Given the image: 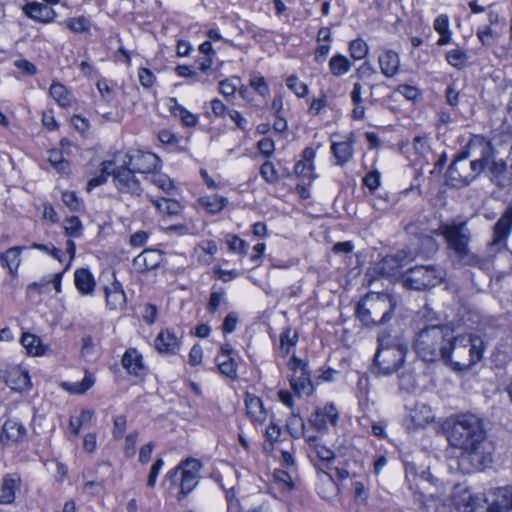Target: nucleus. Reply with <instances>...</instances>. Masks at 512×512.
<instances>
[{"instance_id":"nucleus-42","label":"nucleus","mask_w":512,"mask_h":512,"mask_svg":"<svg viewBox=\"0 0 512 512\" xmlns=\"http://www.w3.org/2000/svg\"><path fill=\"white\" fill-rule=\"evenodd\" d=\"M286 426L293 438L299 439L304 436L305 422L302 417L294 411H292L291 415L288 417Z\"/></svg>"},{"instance_id":"nucleus-54","label":"nucleus","mask_w":512,"mask_h":512,"mask_svg":"<svg viewBox=\"0 0 512 512\" xmlns=\"http://www.w3.org/2000/svg\"><path fill=\"white\" fill-rule=\"evenodd\" d=\"M65 24L74 33L89 31L91 27L90 21L84 16L69 18L65 21Z\"/></svg>"},{"instance_id":"nucleus-61","label":"nucleus","mask_w":512,"mask_h":512,"mask_svg":"<svg viewBox=\"0 0 512 512\" xmlns=\"http://www.w3.org/2000/svg\"><path fill=\"white\" fill-rule=\"evenodd\" d=\"M166 232L170 234H177L179 236L184 235H197L198 232L194 225H188L186 223H179L175 225H170L166 228Z\"/></svg>"},{"instance_id":"nucleus-8","label":"nucleus","mask_w":512,"mask_h":512,"mask_svg":"<svg viewBox=\"0 0 512 512\" xmlns=\"http://www.w3.org/2000/svg\"><path fill=\"white\" fill-rule=\"evenodd\" d=\"M445 276L444 269L438 265H417L404 273L403 283L407 288L422 291L441 284Z\"/></svg>"},{"instance_id":"nucleus-22","label":"nucleus","mask_w":512,"mask_h":512,"mask_svg":"<svg viewBox=\"0 0 512 512\" xmlns=\"http://www.w3.org/2000/svg\"><path fill=\"white\" fill-rule=\"evenodd\" d=\"M378 64L381 73L386 78L395 77L401 67V59L399 54L393 49H384L378 56Z\"/></svg>"},{"instance_id":"nucleus-37","label":"nucleus","mask_w":512,"mask_h":512,"mask_svg":"<svg viewBox=\"0 0 512 512\" xmlns=\"http://www.w3.org/2000/svg\"><path fill=\"white\" fill-rule=\"evenodd\" d=\"M21 343L27 350L28 354L33 356H40L44 354L46 347L42 344L41 339L31 333H23Z\"/></svg>"},{"instance_id":"nucleus-48","label":"nucleus","mask_w":512,"mask_h":512,"mask_svg":"<svg viewBox=\"0 0 512 512\" xmlns=\"http://www.w3.org/2000/svg\"><path fill=\"white\" fill-rule=\"evenodd\" d=\"M225 243L228 246L230 252L246 255L248 252L249 244L240 237L234 234H227L225 236Z\"/></svg>"},{"instance_id":"nucleus-27","label":"nucleus","mask_w":512,"mask_h":512,"mask_svg":"<svg viewBox=\"0 0 512 512\" xmlns=\"http://www.w3.org/2000/svg\"><path fill=\"white\" fill-rule=\"evenodd\" d=\"M75 251H76L75 243L72 240H68L67 244H66V252L69 254L70 259H69L68 264L65 266V268L58 273L50 274V275L43 277V279H41V281L39 283H33V286L44 287L45 285L52 284L54 289L56 290V292H58V293L61 292L62 277H63L64 273L70 268V263L75 256Z\"/></svg>"},{"instance_id":"nucleus-53","label":"nucleus","mask_w":512,"mask_h":512,"mask_svg":"<svg viewBox=\"0 0 512 512\" xmlns=\"http://www.w3.org/2000/svg\"><path fill=\"white\" fill-rule=\"evenodd\" d=\"M286 85L297 97L303 98L309 94L308 86L300 81L296 75L289 76Z\"/></svg>"},{"instance_id":"nucleus-21","label":"nucleus","mask_w":512,"mask_h":512,"mask_svg":"<svg viewBox=\"0 0 512 512\" xmlns=\"http://www.w3.org/2000/svg\"><path fill=\"white\" fill-rule=\"evenodd\" d=\"M163 261V255L157 249H145L133 260L134 270L139 273H145L157 268Z\"/></svg>"},{"instance_id":"nucleus-58","label":"nucleus","mask_w":512,"mask_h":512,"mask_svg":"<svg viewBox=\"0 0 512 512\" xmlns=\"http://www.w3.org/2000/svg\"><path fill=\"white\" fill-rule=\"evenodd\" d=\"M31 249H36L41 252H44L53 258L57 259L59 262H63L65 258V253L61 250L53 246L52 244H38L33 243L30 246Z\"/></svg>"},{"instance_id":"nucleus-9","label":"nucleus","mask_w":512,"mask_h":512,"mask_svg":"<svg viewBox=\"0 0 512 512\" xmlns=\"http://www.w3.org/2000/svg\"><path fill=\"white\" fill-rule=\"evenodd\" d=\"M395 303L388 295H367L362 298L355 309L359 320L380 316L379 320H390L395 309Z\"/></svg>"},{"instance_id":"nucleus-38","label":"nucleus","mask_w":512,"mask_h":512,"mask_svg":"<svg viewBox=\"0 0 512 512\" xmlns=\"http://www.w3.org/2000/svg\"><path fill=\"white\" fill-rule=\"evenodd\" d=\"M50 96L61 106L69 107L72 103V95L68 89L59 82H54L50 86Z\"/></svg>"},{"instance_id":"nucleus-51","label":"nucleus","mask_w":512,"mask_h":512,"mask_svg":"<svg viewBox=\"0 0 512 512\" xmlns=\"http://www.w3.org/2000/svg\"><path fill=\"white\" fill-rule=\"evenodd\" d=\"M325 476L326 480H324L322 484L318 487V493L322 498L326 500H331L337 495L338 487L335 481L333 480L332 476L328 474H326Z\"/></svg>"},{"instance_id":"nucleus-57","label":"nucleus","mask_w":512,"mask_h":512,"mask_svg":"<svg viewBox=\"0 0 512 512\" xmlns=\"http://www.w3.org/2000/svg\"><path fill=\"white\" fill-rule=\"evenodd\" d=\"M218 369L221 374L234 379L237 376V369L234 360L230 358H217Z\"/></svg>"},{"instance_id":"nucleus-26","label":"nucleus","mask_w":512,"mask_h":512,"mask_svg":"<svg viewBox=\"0 0 512 512\" xmlns=\"http://www.w3.org/2000/svg\"><path fill=\"white\" fill-rule=\"evenodd\" d=\"M21 486V478L17 474H7L0 482V503L11 504Z\"/></svg>"},{"instance_id":"nucleus-36","label":"nucleus","mask_w":512,"mask_h":512,"mask_svg":"<svg viewBox=\"0 0 512 512\" xmlns=\"http://www.w3.org/2000/svg\"><path fill=\"white\" fill-rule=\"evenodd\" d=\"M95 383L93 374L86 372L82 381L79 382H64L62 387L71 394H84Z\"/></svg>"},{"instance_id":"nucleus-10","label":"nucleus","mask_w":512,"mask_h":512,"mask_svg":"<svg viewBox=\"0 0 512 512\" xmlns=\"http://www.w3.org/2000/svg\"><path fill=\"white\" fill-rule=\"evenodd\" d=\"M415 259V254L410 249H402L393 255H387L368 268L366 276L369 282L375 281L381 276H395L400 268Z\"/></svg>"},{"instance_id":"nucleus-12","label":"nucleus","mask_w":512,"mask_h":512,"mask_svg":"<svg viewBox=\"0 0 512 512\" xmlns=\"http://www.w3.org/2000/svg\"><path fill=\"white\" fill-rule=\"evenodd\" d=\"M134 173L149 176L152 172L160 169L159 157L151 152L141 150H130L121 159Z\"/></svg>"},{"instance_id":"nucleus-31","label":"nucleus","mask_w":512,"mask_h":512,"mask_svg":"<svg viewBox=\"0 0 512 512\" xmlns=\"http://www.w3.org/2000/svg\"><path fill=\"white\" fill-rule=\"evenodd\" d=\"M24 246H14L0 254L1 265L8 269L12 277H16L18 268L21 264V253Z\"/></svg>"},{"instance_id":"nucleus-47","label":"nucleus","mask_w":512,"mask_h":512,"mask_svg":"<svg viewBox=\"0 0 512 512\" xmlns=\"http://www.w3.org/2000/svg\"><path fill=\"white\" fill-rule=\"evenodd\" d=\"M48 161L58 173H67L69 171V162L64 159L62 152L59 150H50L48 152Z\"/></svg>"},{"instance_id":"nucleus-24","label":"nucleus","mask_w":512,"mask_h":512,"mask_svg":"<svg viewBox=\"0 0 512 512\" xmlns=\"http://www.w3.org/2000/svg\"><path fill=\"white\" fill-rule=\"evenodd\" d=\"M124 369L136 377H142L146 373V366L140 352L135 348H129L122 357Z\"/></svg>"},{"instance_id":"nucleus-30","label":"nucleus","mask_w":512,"mask_h":512,"mask_svg":"<svg viewBox=\"0 0 512 512\" xmlns=\"http://www.w3.org/2000/svg\"><path fill=\"white\" fill-rule=\"evenodd\" d=\"M155 348L161 354L175 355L179 351V340L174 333L163 330L155 339Z\"/></svg>"},{"instance_id":"nucleus-62","label":"nucleus","mask_w":512,"mask_h":512,"mask_svg":"<svg viewBox=\"0 0 512 512\" xmlns=\"http://www.w3.org/2000/svg\"><path fill=\"white\" fill-rule=\"evenodd\" d=\"M62 201L71 211H78L81 208V201L73 191L63 192Z\"/></svg>"},{"instance_id":"nucleus-29","label":"nucleus","mask_w":512,"mask_h":512,"mask_svg":"<svg viewBox=\"0 0 512 512\" xmlns=\"http://www.w3.org/2000/svg\"><path fill=\"white\" fill-rule=\"evenodd\" d=\"M106 306L110 310H121L126 304V295L121 284L117 281L112 282L105 288Z\"/></svg>"},{"instance_id":"nucleus-11","label":"nucleus","mask_w":512,"mask_h":512,"mask_svg":"<svg viewBox=\"0 0 512 512\" xmlns=\"http://www.w3.org/2000/svg\"><path fill=\"white\" fill-rule=\"evenodd\" d=\"M202 464L199 460L189 458L182 461L173 471L169 473L171 482L176 484V477L180 473L179 488L180 496L185 497L188 495L198 484L199 473Z\"/></svg>"},{"instance_id":"nucleus-20","label":"nucleus","mask_w":512,"mask_h":512,"mask_svg":"<svg viewBox=\"0 0 512 512\" xmlns=\"http://www.w3.org/2000/svg\"><path fill=\"white\" fill-rule=\"evenodd\" d=\"M22 11L28 18L44 24L53 22L57 16L53 8L36 1L25 4Z\"/></svg>"},{"instance_id":"nucleus-28","label":"nucleus","mask_w":512,"mask_h":512,"mask_svg":"<svg viewBox=\"0 0 512 512\" xmlns=\"http://www.w3.org/2000/svg\"><path fill=\"white\" fill-rule=\"evenodd\" d=\"M412 244L416 246L415 249L410 248L415 254V258L418 256L430 258L435 255L439 249L437 241L431 235H420L414 239ZM407 249H409V247Z\"/></svg>"},{"instance_id":"nucleus-56","label":"nucleus","mask_w":512,"mask_h":512,"mask_svg":"<svg viewBox=\"0 0 512 512\" xmlns=\"http://www.w3.org/2000/svg\"><path fill=\"white\" fill-rule=\"evenodd\" d=\"M240 79L238 77H231L220 81L219 91L226 98L233 97L238 89Z\"/></svg>"},{"instance_id":"nucleus-17","label":"nucleus","mask_w":512,"mask_h":512,"mask_svg":"<svg viewBox=\"0 0 512 512\" xmlns=\"http://www.w3.org/2000/svg\"><path fill=\"white\" fill-rule=\"evenodd\" d=\"M0 380H4L8 387L17 392L27 391L31 387L28 372L17 365L0 370Z\"/></svg>"},{"instance_id":"nucleus-46","label":"nucleus","mask_w":512,"mask_h":512,"mask_svg":"<svg viewBox=\"0 0 512 512\" xmlns=\"http://www.w3.org/2000/svg\"><path fill=\"white\" fill-rule=\"evenodd\" d=\"M148 178L153 185L164 192L169 193L175 188L173 180H171L166 174L160 173L158 170L152 172Z\"/></svg>"},{"instance_id":"nucleus-52","label":"nucleus","mask_w":512,"mask_h":512,"mask_svg":"<svg viewBox=\"0 0 512 512\" xmlns=\"http://www.w3.org/2000/svg\"><path fill=\"white\" fill-rule=\"evenodd\" d=\"M368 45L363 39L352 40L349 44L350 55L355 60H362L368 54Z\"/></svg>"},{"instance_id":"nucleus-33","label":"nucleus","mask_w":512,"mask_h":512,"mask_svg":"<svg viewBox=\"0 0 512 512\" xmlns=\"http://www.w3.org/2000/svg\"><path fill=\"white\" fill-rule=\"evenodd\" d=\"M353 144L351 138L342 142H334L331 146V153L336 159V164L339 166L345 165L353 156Z\"/></svg>"},{"instance_id":"nucleus-44","label":"nucleus","mask_w":512,"mask_h":512,"mask_svg":"<svg viewBox=\"0 0 512 512\" xmlns=\"http://www.w3.org/2000/svg\"><path fill=\"white\" fill-rule=\"evenodd\" d=\"M100 174L89 179L87 189L90 191L107 181L108 176L112 175L114 161H103L101 163Z\"/></svg>"},{"instance_id":"nucleus-2","label":"nucleus","mask_w":512,"mask_h":512,"mask_svg":"<svg viewBox=\"0 0 512 512\" xmlns=\"http://www.w3.org/2000/svg\"><path fill=\"white\" fill-rule=\"evenodd\" d=\"M493 148L480 136L473 137L465 150L458 154L448 167L447 181L453 187L471 183L485 168L492 164Z\"/></svg>"},{"instance_id":"nucleus-19","label":"nucleus","mask_w":512,"mask_h":512,"mask_svg":"<svg viewBox=\"0 0 512 512\" xmlns=\"http://www.w3.org/2000/svg\"><path fill=\"white\" fill-rule=\"evenodd\" d=\"M486 498L488 512H507L512 509V490L508 487L497 488Z\"/></svg>"},{"instance_id":"nucleus-15","label":"nucleus","mask_w":512,"mask_h":512,"mask_svg":"<svg viewBox=\"0 0 512 512\" xmlns=\"http://www.w3.org/2000/svg\"><path fill=\"white\" fill-rule=\"evenodd\" d=\"M452 499L460 512H488V499L484 494L473 495L467 489L456 488Z\"/></svg>"},{"instance_id":"nucleus-64","label":"nucleus","mask_w":512,"mask_h":512,"mask_svg":"<svg viewBox=\"0 0 512 512\" xmlns=\"http://www.w3.org/2000/svg\"><path fill=\"white\" fill-rule=\"evenodd\" d=\"M396 92L404 96L407 100H416L420 97V91L415 87L407 84H401L396 88Z\"/></svg>"},{"instance_id":"nucleus-40","label":"nucleus","mask_w":512,"mask_h":512,"mask_svg":"<svg viewBox=\"0 0 512 512\" xmlns=\"http://www.w3.org/2000/svg\"><path fill=\"white\" fill-rule=\"evenodd\" d=\"M200 204L210 213H220L228 204V199L223 196H205L199 199Z\"/></svg>"},{"instance_id":"nucleus-16","label":"nucleus","mask_w":512,"mask_h":512,"mask_svg":"<svg viewBox=\"0 0 512 512\" xmlns=\"http://www.w3.org/2000/svg\"><path fill=\"white\" fill-rule=\"evenodd\" d=\"M512 231V207H509L493 226V237L488 247L490 253H497L507 245Z\"/></svg>"},{"instance_id":"nucleus-1","label":"nucleus","mask_w":512,"mask_h":512,"mask_svg":"<svg viewBox=\"0 0 512 512\" xmlns=\"http://www.w3.org/2000/svg\"><path fill=\"white\" fill-rule=\"evenodd\" d=\"M448 441L461 450L458 470L464 474L481 470L492 462V445L486 438L482 419L474 414H459L453 418Z\"/></svg>"},{"instance_id":"nucleus-50","label":"nucleus","mask_w":512,"mask_h":512,"mask_svg":"<svg viewBox=\"0 0 512 512\" xmlns=\"http://www.w3.org/2000/svg\"><path fill=\"white\" fill-rule=\"evenodd\" d=\"M63 228L69 237L78 238L83 233V225L77 216H71L64 220Z\"/></svg>"},{"instance_id":"nucleus-55","label":"nucleus","mask_w":512,"mask_h":512,"mask_svg":"<svg viewBox=\"0 0 512 512\" xmlns=\"http://www.w3.org/2000/svg\"><path fill=\"white\" fill-rule=\"evenodd\" d=\"M260 175L267 183L270 184L277 183L280 179V175L271 161H266L261 165Z\"/></svg>"},{"instance_id":"nucleus-7","label":"nucleus","mask_w":512,"mask_h":512,"mask_svg":"<svg viewBox=\"0 0 512 512\" xmlns=\"http://www.w3.org/2000/svg\"><path fill=\"white\" fill-rule=\"evenodd\" d=\"M422 507L425 512H450L446 503L445 488L430 471H423L420 476Z\"/></svg>"},{"instance_id":"nucleus-45","label":"nucleus","mask_w":512,"mask_h":512,"mask_svg":"<svg viewBox=\"0 0 512 512\" xmlns=\"http://www.w3.org/2000/svg\"><path fill=\"white\" fill-rule=\"evenodd\" d=\"M249 85L262 97L270 95V88L266 79L258 72H252L250 74Z\"/></svg>"},{"instance_id":"nucleus-13","label":"nucleus","mask_w":512,"mask_h":512,"mask_svg":"<svg viewBox=\"0 0 512 512\" xmlns=\"http://www.w3.org/2000/svg\"><path fill=\"white\" fill-rule=\"evenodd\" d=\"M288 368L291 371L290 384L293 391L298 396L310 395L313 391V386L307 370V364L292 356L288 363Z\"/></svg>"},{"instance_id":"nucleus-63","label":"nucleus","mask_w":512,"mask_h":512,"mask_svg":"<svg viewBox=\"0 0 512 512\" xmlns=\"http://www.w3.org/2000/svg\"><path fill=\"white\" fill-rule=\"evenodd\" d=\"M137 440H138L137 432H132L126 436L125 445H124L125 456L131 458L135 455Z\"/></svg>"},{"instance_id":"nucleus-60","label":"nucleus","mask_w":512,"mask_h":512,"mask_svg":"<svg viewBox=\"0 0 512 512\" xmlns=\"http://www.w3.org/2000/svg\"><path fill=\"white\" fill-rule=\"evenodd\" d=\"M138 80L140 85L144 89L148 90L154 86L157 79L151 70L145 67H141L138 70Z\"/></svg>"},{"instance_id":"nucleus-43","label":"nucleus","mask_w":512,"mask_h":512,"mask_svg":"<svg viewBox=\"0 0 512 512\" xmlns=\"http://www.w3.org/2000/svg\"><path fill=\"white\" fill-rule=\"evenodd\" d=\"M174 105L171 106L172 113L179 117L183 124L188 127H194L198 124V116L188 111L185 107L178 104L175 99H171Z\"/></svg>"},{"instance_id":"nucleus-49","label":"nucleus","mask_w":512,"mask_h":512,"mask_svg":"<svg viewBox=\"0 0 512 512\" xmlns=\"http://www.w3.org/2000/svg\"><path fill=\"white\" fill-rule=\"evenodd\" d=\"M446 60L451 66L461 69L466 66L468 56L464 50L455 48L447 52Z\"/></svg>"},{"instance_id":"nucleus-39","label":"nucleus","mask_w":512,"mask_h":512,"mask_svg":"<svg viewBox=\"0 0 512 512\" xmlns=\"http://www.w3.org/2000/svg\"><path fill=\"white\" fill-rule=\"evenodd\" d=\"M150 201L153 203V205L160 213L166 215H178L182 210L181 204L173 199H155L150 197Z\"/></svg>"},{"instance_id":"nucleus-4","label":"nucleus","mask_w":512,"mask_h":512,"mask_svg":"<svg viewBox=\"0 0 512 512\" xmlns=\"http://www.w3.org/2000/svg\"><path fill=\"white\" fill-rule=\"evenodd\" d=\"M378 349L374 356V364L382 375L394 373L403 364L407 350V342L398 335L382 332L378 336Z\"/></svg>"},{"instance_id":"nucleus-18","label":"nucleus","mask_w":512,"mask_h":512,"mask_svg":"<svg viewBox=\"0 0 512 512\" xmlns=\"http://www.w3.org/2000/svg\"><path fill=\"white\" fill-rule=\"evenodd\" d=\"M338 410L333 403H328L323 407H317L310 415L308 421L310 425L319 432H324L328 424L335 426L338 421Z\"/></svg>"},{"instance_id":"nucleus-41","label":"nucleus","mask_w":512,"mask_h":512,"mask_svg":"<svg viewBox=\"0 0 512 512\" xmlns=\"http://www.w3.org/2000/svg\"><path fill=\"white\" fill-rule=\"evenodd\" d=\"M352 64L344 55H335L329 61V70L333 76L340 77L351 70Z\"/></svg>"},{"instance_id":"nucleus-14","label":"nucleus","mask_w":512,"mask_h":512,"mask_svg":"<svg viewBox=\"0 0 512 512\" xmlns=\"http://www.w3.org/2000/svg\"><path fill=\"white\" fill-rule=\"evenodd\" d=\"M132 171L122 161L118 164L114 161L112 177L115 187L121 193H129L131 195H140L142 192L140 181Z\"/></svg>"},{"instance_id":"nucleus-25","label":"nucleus","mask_w":512,"mask_h":512,"mask_svg":"<svg viewBox=\"0 0 512 512\" xmlns=\"http://www.w3.org/2000/svg\"><path fill=\"white\" fill-rule=\"evenodd\" d=\"M245 407L248 418L255 426L263 425L266 422L268 412L263 407V403L260 398L252 394H246Z\"/></svg>"},{"instance_id":"nucleus-5","label":"nucleus","mask_w":512,"mask_h":512,"mask_svg":"<svg viewBox=\"0 0 512 512\" xmlns=\"http://www.w3.org/2000/svg\"><path fill=\"white\" fill-rule=\"evenodd\" d=\"M436 233L445 238L448 248L453 251L463 265L477 266L480 264V258L469 248L471 232L466 221L453 220L449 224L442 225Z\"/></svg>"},{"instance_id":"nucleus-6","label":"nucleus","mask_w":512,"mask_h":512,"mask_svg":"<svg viewBox=\"0 0 512 512\" xmlns=\"http://www.w3.org/2000/svg\"><path fill=\"white\" fill-rule=\"evenodd\" d=\"M449 324L433 325L422 329L415 340L414 348L418 356L426 362L441 358L440 347L446 345Z\"/></svg>"},{"instance_id":"nucleus-59","label":"nucleus","mask_w":512,"mask_h":512,"mask_svg":"<svg viewBox=\"0 0 512 512\" xmlns=\"http://www.w3.org/2000/svg\"><path fill=\"white\" fill-rule=\"evenodd\" d=\"M227 303L226 293L224 291H213L207 305L210 312H215Z\"/></svg>"},{"instance_id":"nucleus-34","label":"nucleus","mask_w":512,"mask_h":512,"mask_svg":"<svg viewBox=\"0 0 512 512\" xmlns=\"http://www.w3.org/2000/svg\"><path fill=\"white\" fill-rule=\"evenodd\" d=\"M299 339V330L291 326H287L280 335V352L282 356H288Z\"/></svg>"},{"instance_id":"nucleus-32","label":"nucleus","mask_w":512,"mask_h":512,"mask_svg":"<svg viewBox=\"0 0 512 512\" xmlns=\"http://www.w3.org/2000/svg\"><path fill=\"white\" fill-rule=\"evenodd\" d=\"M74 284L82 295L91 294L95 288L94 277L86 268L76 269L74 273Z\"/></svg>"},{"instance_id":"nucleus-3","label":"nucleus","mask_w":512,"mask_h":512,"mask_svg":"<svg viewBox=\"0 0 512 512\" xmlns=\"http://www.w3.org/2000/svg\"><path fill=\"white\" fill-rule=\"evenodd\" d=\"M447 343L440 347L441 359L455 371H468L478 363L485 350L481 337L473 334H456L449 324Z\"/></svg>"},{"instance_id":"nucleus-35","label":"nucleus","mask_w":512,"mask_h":512,"mask_svg":"<svg viewBox=\"0 0 512 512\" xmlns=\"http://www.w3.org/2000/svg\"><path fill=\"white\" fill-rule=\"evenodd\" d=\"M410 417L416 426H425L435 418L431 407L424 403H417L411 410Z\"/></svg>"},{"instance_id":"nucleus-23","label":"nucleus","mask_w":512,"mask_h":512,"mask_svg":"<svg viewBox=\"0 0 512 512\" xmlns=\"http://www.w3.org/2000/svg\"><path fill=\"white\" fill-rule=\"evenodd\" d=\"M25 435L26 428L21 422L15 419H8L2 426L0 442L3 445H12L20 442Z\"/></svg>"}]
</instances>
